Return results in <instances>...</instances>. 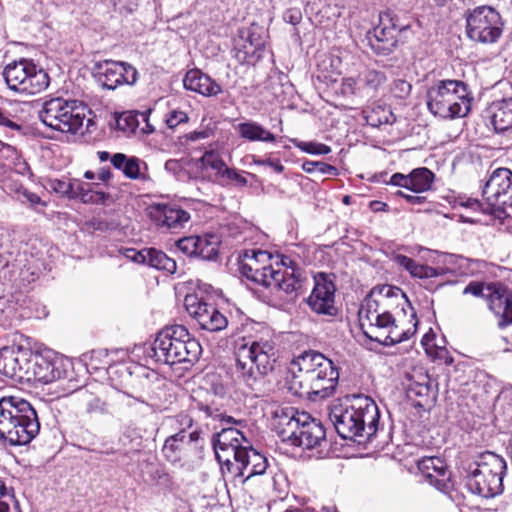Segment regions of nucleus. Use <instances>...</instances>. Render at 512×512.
<instances>
[{"instance_id":"1","label":"nucleus","mask_w":512,"mask_h":512,"mask_svg":"<svg viewBox=\"0 0 512 512\" xmlns=\"http://www.w3.org/2000/svg\"><path fill=\"white\" fill-rule=\"evenodd\" d=\"M338 381L334 362L316 350H308L291 361L286 386L293 395L316 401L330 397Z\"/></svg>"},{"instance_id":"2","label":"nucleus","mask_w":512,"mask_h":512,"mask_svg":"<svg viewBox=\"0 0 512 512\" xmlns=\"http://www.w3.org/2000/svg\"><path fill=\"white\" fill-rule=\"evenodd\" d=\"M328 417L343 439H370L377 431L380 411L376 402L364 394H352L332 401Z\"/></svg>"},{"instance_id":"3","label":"nucleus","mask_w":512,"mask_h":512,"mask_svg":"<svg viewBox=\"0 0 512 512\" xmlns=\"http://www.w3.org/2000/svg\"><path fill=\"white\" fill-rule=\"evenodd\" d=\"M276 352L275 343L264 339L252 340L236 348L237 378L257 397L265 392V377L274 369Z\"/></svg>"},{"instance_id":"4","label":"nucleus","mask_w":512,"mask_h":512,"mask_svg":"<svg viewBox=\"0 0 512 512\" xmlns=\"http://www.w3.org/2000/svg\"><path fill=\"white\" fill-rule=\"evenodd\" d=\"M140 349L155 363L170 366L178 363L192 364L198 360L202 351L198 340L183 325L165 327L156 334L153 343Z\"/></svg>"},{"instance_id":"5","label":"nucleus","mask_w":512,"mask_h":512,"mask_svg":"<svg viewBox=\"0 0 512 512\" xmlns=\"http://www.w3.org/2000/svg\"><path fill=\"white\" fill-rule=\"evenodd\" d=\"M274 428L282 442L303 449L321 447L326 442V430L322 423L292 407L275 411Z\"/></svg>"},{"instance_id":"6","label":"nucleus","mask_w":512,"mask_h":512,"mask_svg":"<svg viewBox=\"0 0 512 512\" xmlns=\"http://www.w3.org/2000/svg\"><path fill=\"white\" fill-rule=\"evenodd\" d=\"M472 99L468 85L460 80H440L427 91L429 111L445 119L466 116Z\"/></svg>"},{"instance_id":"7","label":"nucleus","mask_w":512,"mask_h":512,"mask_svg":"<svg viewBox=\"0 0 512 512\" xmlns=\"http://www.w3.org/2000/svg\"><path fill=\"white\" fill-rule=\"evenodd\" d=\"M506 469L502 457L490 451L483 452L468 465L466 486L474 494L485 498L495 497L503 492Z\"/></svg>"},{"instance_id":"8","label":"nucleus","mask_w":512,"mask_h":512,"mask_svg":"<svg viewBox=\"0 0 512 512\" xmlns=\"http://www.w3.org/2000/svg\"><path fill=\"white\" fill-rule=\"evenodd\" d=\"M39 119L56 131L76 134L83 125L85 114L76 100L56 97L42 104Z\"/></svg>"},{"instance_id":"9","label":"nucleus","mask_w":512,"mask_h":512,"mask_svg":"<svg viewBox=\"0 0 512 512\" xmlns=\"http://www.w3.org/2000/svg\"><path fill=\"white\" fill-rule=\"evenodd\" d=\"M2 75L9 89L25 95L41 93L50 83L48 73L25 58L8 63Z\"/></svg>"},{"instance_id":"10","label":"nucleus","mask_w":512,"mask_h":512,"mask_svg":"<svg viewBox=\"0 0 512 512\" xmlns=\"http://www.w3.org/2000/svg\"><path fill=\"white\" fill-rule=\"evenodd\" d=\"M465 19L467 37L474 42L494 44L503 33L502 17L492 6L482 5L468 10Z\"/></svg>"},{"instance_id":"11","label":"nucleus","mask_w":512,"mask_h":512,"mask_svg":"<svg viewBox=\"0 0 512 512\" xmlns=\"http://www.w3.org/2000/svg\"><path fill=\"white\" fill-rule=\"evenodd\" d=\"M463 294L484 298L488 302L489 309L499 318L500 328L512 324V292L503 284L471 281L464 288Z\"/></svg>"},{"instance_id":"12","label":"nucleus","mask_w":512,"mask_h":512,"mask_svg":"<svg viewBox=\"0 0 512 512\" xmlns=\"http://www.w3.org/2000/svg\"><path fill=\"white\" fill-rule=\"evenodd\" d=\"M239 270L247 279L270 289L273 293L283 292L290 295L296 293L299 287L295 272L287 268L283 271L275 270L272 264L255 268L242 259Z\"/></svg>"},{"instance_id":"13","label":"nucleus","mask_w":512,"mask_h":512,"mask_svg":"<svg viewBox=\"0 0 512 512\" xmlns=\"http://www.w3.org/2000/svg\"><path fill=\"white\" fill-rule=\"evenodd\" d=\"M409 28L399 23L398 16L391 10L379 14V25L367 33L371 49L378 55H389L398 43V33Z\"/></svg>"},{"instance_id":"14","label":"nucleus","mask_w":512,"mask_h":512,"mask_svg":"<svg viewBox=\"0 0 512 512\" xmlns=\"http://www.w3.org/2000/svg\"><path fill=\"white\" fill-rule=\"evenodd\" d=\"M92 71L97 83L107 90H115L123 84L134 85L138 79L136 68L122 61H99L94 64Z\"/></svg>"},{"instance_id":"15","label":"nucleus","mask_w":512,"mask_h":512,"mask_svg":"<svg viewBox=\"0 0 512 512\" xmlns=\"http://www.w3.org/2000/svg\"><path fill=\"white\" fill-rule=\"evenodd\" d=\"M234 457L235 462H229L221 470L223 475L229 473L245 482L254 476L263 475L267 470L268 459L250 441Z\"/></svg>"},{"instance_id":"16","label":"nucleus","mask_w":512,"mask_h":512,"mask_svg":"<svg viewBox=\"0 0 512 512\" xmlns=\"http://www.w3.org/2000/svg\"><path fill=\"white\" fill-rule=\"evenodd\" d=\"M72 367V362L66 357L33 354L29 372L34 380L48 384L68 378L73 373Z\"/></svg>"},{"instance_id":"17","label":"nucleus","mask_w":512,"mask_h":512,"mask_svg":"<svg viewBox=\"0 0 512 512\" xmlns=\"http://www.w3.org/2000/svg\"><path fill=\"white\" fill-rule=\"evenodd\" d=\"M482 195L490 209H504L512 206V171L496 169L486 181Z\"/></svg>"},{"instance_id":"18","label":"nucleus","mask_w":512,"mask_h":512,"mask_svg":"<svg viewBox=\"0 0 512 512\" xmlns=\"http://www.w3.org/2000/svg\"><path fill=\"white\" fill-rule=\"evenodd\" d=\"M184 305L189 315L197 321L203 330L218 332L228 325L227 317L214 304L205 302L197 295H187Z\"/></svg>"},{"instance_id":"19","label":"nucleus","mask_w":512,"mask_h":512,"mask_svg":"<svg viewBox=\"0 0 512 512\" xmlns=\"http://www.w3.org/2000/svg\"><path fill=\"white\" fill-rule=\"evenodd\" d=\"M265 51V41L257 28L250 27L239 30L234 40L233 57L239 64L255 65Z\"/></svg>"},{"instance_id":"20","label":"nucleus","mask_w":512,"mask_h":512,"mask_svg":"<svg viewBox=\"0 0 512 512\" xmlns=\"http://www.w3.org/2000/svg\"><path fill=\"white\" fill-rule=\"evenodd\" d=\"M33 352L23 347H4L0 350V373L15 380L31 379L30 364Z\"/></svg>"},{"instance_id":"21","label":"nucleus","mask_w":512,"mask_h":512,"mask_svg":"<svg viewBox=\"0 0 512 512\" xmlns=\"http://www.w3.org/2000/svg\"><path fill=\"white\" fill-rule=\"evenodd\" d=\"M392 298L407 299L402 290L398 287L383 285L375 287L364 299L359 309L360 324L368 320H376L380 317L381 311H387Z\"/></svg>"},{"instance_id":"22","label":"nucleus","mask_w":512,"mask_h":512,"mask_svg":"<svg viewBox=\"0 0 512 512\" xmlns=\"http://www.w3.org/2000/svg\"><path fill=\"white\" fill-rule=\"evenodd\" d=\"M249 441L241 430L232 426L223 427L213 435V449L221 470L230 462V457L235 456Z\"/></svg>"},{"instance_id":"23","label":"nucleus","mask_w":512,"mask_h":512,"mask_svg":"<svg viewBox=\"0 0 512 512\" xmlns=\"http://www.w3.org/2000/svg\"><path fill=\"white\" fill-rule=\"evenodd\" d=\"M314 282L313 291L307 300L309 307L317 314L336 315L337 308L334 304L336 288L331 275L320 272L314 276Z\"/></svg>"},{"instance_id":"24","label":"nucleus","mask_w":512,"mask_h":512,"mask_svg":"<svg viewBox=\"0 0 512 512\" xmlns=\"http://www.w3.org/2000/svg\"><path fill=\"white\" fill-rule=\"evenodd\" d=\"M148 213L157 227L170 232L181 230L190 220L189 212L176 204H154L148 208Z\"/></svg>"},{"instance_id":"25","label":"nucleus","mask_w":512,"mask_h":512,"mask_svg":"<svg viewBox=\"0 0 512 512\" xmlns=\"http://www.w3.org/2000/svg\"><path fill=\"white\" fill-rule=\"evenodd\" d=\"M6 422H29L38 419L36 409L26 399L20 396H4L0 399V423Z\"/></svg>"},{"instance_id":"26","label":"nucleus","mask_w":512,"mask_h":512,"mask_svg":"<svg viewBox=\"0 0 512 512\" xmlns=\"http://www.w3.org/2000/svg\"><path fill=\"white\" fill-rule=\"evenodd\" d=\"M39 419L33 420V423L25 422H6L0 423V438L7 441L11 446H22L29 444L39 433Z\"/></svg>"},{"instance_id":"27","label":"nucleus","mask_w":512,"mask_h":512,"mask_svg":"<svg viewBox=\"0 0 512 512\" xmlns=\"http://www.w3.org/2000/svg\"><path fill=\"white\" fill-rule=\"evenodd\" d=\"M418 468L429 483L438 490L448 488L450 473L443 460L438 457L423 458L418 462Z\"/></svg>"},{"instance_id":"28","label":"nucleus","mask_w":512,"mask_h":512,"mask_svg":"<svg viewBox=\"0 0 512 512\" xmlns=\"http://www.w3.org/2000/svg\"><path fill=\"white\" fill-rule=\"evenodd\" d=\"M183 85L185 89L207 97L217 96L222 93L220 84L199 69L189 70L183 79Z\"/></svg>"},{"instance_id":"29","label":"nucleus","mask_w":512,"mask_h":512,"mask_svg":"<svg viewBox=\"0 0 512 512\" xmlns=\"http://www.w3.org/2000/svg\"><path fill=\"white\" fill-rule=\"evenodd\" d=\"M404 302L407 309L410 311V322H413L414 329H402L396 324V320L394 319L391 324V327L387 328V330L383 334L375 335V342H378L385 346H391L408 340L415 333L418 323L416 318V312L412 307L411 303L408 301V299H405Z\"/></svg>"},{"instance_id":"30","label":"nucleus","mask_w":512,"mask_h":512,"mask_svg":"<svg viewBox=\"0 0 512 512\" xmlns=\"http://www.w3.org/2000/svg\"><path fill=\"white\" fill-rule=\"evenodd\" d=\"M491 123L497 133L512 130V98L494 101L490 107Z\"/></svg>"},{"instance_id":"31","label":"nucleus","mask_w":512,"mask_h":512,"mask_svg":"<svg viewBox=\"0 0 512 512\" xmlns=\"http://www.w3.org/2000/svg\"><path fill=\"white\" fill-rule=\"evenodd\" d=\"M75 399L86 415H104L108 413L107 402L87 388L77 390Z\"/></svg>"},{"instance_id":"32","label":"nucleus","mask_w":512,"mask_h":512,"mask_svg":"<svg viewBox=\"0 0 512 512\" xmlns=\"http://www.w3.org/2000/svg\"><path fill=\"white\" fill-rule=\"evenodd\" d=\"M206 181L220 185V182L228 168L221 155L214 151H206L202 156Z\"/></svg>"},{"instance_id":"33","label":"nucleus","mask_w":512,"mask_h":512,"mask_svg":"<svg viewBox=\"0 0 512 512\" xmlns=\"http://www.w3.org/2000/svg\"><path fill=\"white\" fill-rule=\"evenodd\" d=\"M405 387L409 397L427 396L430 391L429 375L422 369H413L405 374Z\"/></svg>"},{"instance_id":"34","label":"nucleus","mask_w":512,"mask_h":512,"mask_svg":"<svg viewBox=\"0 0 512 512\" xmlns=\"http://www.w3.org/2000/svg\"><path fill=\"white\" fill-rule=\"evenodd\" d=\"M187 445V434L185 430L169 436L163 445L162 453L170 463H178L183 458V452Z\"/></svg>"},{"instance_id":"35","label":"nucleus","mask_w":512,"mask_h":512,"mask_svg":"<svg viewBox=\"0 0 512 512\" xmlns=\"http://www.w3.org/2000/svg\"><path fill=\"white\" fill-rule=\"evenodd\" d=\"M108 197L105 192L93 190L88 183L72 180L71 198H80L83 203L103 204Z\"/></svg>"},{"instance_id":"36","label":"nucleus","mask_w":512,"mask_h":512,"mask_svg":"<svg viewBox=\"0 0 512 512\" xmlns=\"http://www.w3.org/2000/svg\"><path fill=\"white\" fill-rule=\"evenodd\" d=\"M143 265L163 270L167 273L174 274L176 272V261L168 257L163 251L155 248H146L145 262Z\"/></svg>"},{"instance_id":"37","label":"nucleus","mask_w":512,"mask_h":512,"mask_svg":"<svg viewBox=\"0 0 512 512\" xmlns=\"http://www.w3.org/2000/svg\"><path fill=\"white\" fill-rule=\"evenodd\" d=\"M240 137L249 141H262L272 143L276 140L274 134L256 122L239 123L237 127Z\"/></svg>"},{"instance_id":"38","label":"nucleus","mask_w":512,"mask_h":512,"mask_svg":"<svg viewBox=\"0 0 512 512\" xmlns=\"http://www.w3.org/2000/svg\"><path fill=\"white\" fill-rule=\"evenodd\" d=\"M111 164L115 169L121 170L127 178L139 179L141 176L140 160L137 157L115 153L111 157Z\"/></svg>"},{"instance_id":"39","label":"nucleus","mask_w":512,"mask_h":512,"mask_svg":"<svg viewBox=\"0 0 512 512\" xmlns=\"http://www.w3.org/2000/svg\"><path fill=\"white\" fill-rule=\"evenodd\" d=\"M220 237L214 233L198 235L197 257L203 260H215L218 257Z\"/></svg>"},{"instance_id":"40","label":"nucleus","mask_w":512,"mask_h":512,"mask_svg":"<svg viewBox=\"0 0 512 512\" xmlns=\"http://www.w3.org/2000/svg\"><path fill=\"white\" fill-rule=\"evenodd\" d=\"M379 315L380 317L376 320H368L366 323L360 324L364 335L372 341H375V335L383 334L387 328L391 327L395 319L388 310L381 311Z\"/></svg>"},{"instance_id":"41","label":"nucleus","mask_w":512,"mask_h":512,"mask_svg":"<svg viewBox=\"0 0 512 512\" xmlns=\"http://www.w3.org/2000/svg\"><path fill=\"white\" fill-rule=\"evenodd\" d=\"M146 112L125 111L116 116V128L128 134L137 133L140 121H145Z\"/></svg>"},{"instance_id":"42","label":"nucleus","mask_w":512,"mask_h":512,"mask_svg":"<svg viewBox=\"0 0 512 512\" xmlns=\"http://www.w3.org/2000/svg\"><path fill=\"white\" fill-rule=\"evenodd\" d=\"M410 180L409 190L415 193L426 192L433 184L434 173L426 167L416 168L410 172Z\"/></svg>"},{"instance_id":"43","label":"nucleus","mask_w":512,"mask_h":512,"mask_svg":"<svg viewBox=\"0 0 512 512\" xmlns=\"http://www.w3.org/2000/svg\"><path fill=\"white\" fill-rule=\"evenodd\" d=\"M366 122L372 127H379L383 124H391L395 117L390 107L386 105H376L367 111Z\"/></svg>"},{"instance_id":"44","label":"nucleus","mask_w":512,"mask_h":512,"mask_svg":"<svg viewBox=\"0 0 512 512\" xmlns=\"http://www.w3.org/2000/svg\"><path fill=\"white\" fill-rule=\"evenodd\" d=\"M385 81V74L374 69L367 70L359 77V83L361 84L362 91H365L366 95H369L371 92H376L378 88L385 83Z\"/></svg>"},{"instance_id":"45","label":"nucleus","mask_w":512,"mask_h":512,"mask_svg":"<svg viewBox=\"0 0 512 512\" xmlns=\"http://www.w3.org/2000/svg\"><path fill=\"white\" fill-rule=\"evenodd\" d=\"M185 181H206L203 163L200 158H186V164L184 166Z\"/></svg>"},{"instance_id":"46","label":"nucleus","mask_w":512,"mask_h":512,"mask_svg":"<svg viewBox=\"0 0 512 512\" xmlns=\"http://www.w3.org/2000/svg\"><path fill=\"white\" fill-rule=\"evenodd\" d=\"M0 512H21L19 502L0 480Z\"/></svg>"},{"instance_id":"47","label":"nucleus","mask_w":512,"mask_h":512,"mask_svg":"<svg viewBox=\"0 0 512 512\" xmlns=\"http://www.w3.org/2000/svg\"><path fill=\"white\" fill-rule=\"evenodd\" d=\"M302 170L309 174L315 172H319L322 175L333 176H337L339 174L338 169L335 166L321 161L306 160L302 163Z\"/></svg>"},{"instance_id":"48","label":"nucleus","mask_w":512,"mask_h":512,"mask_svg":"<svg viewBox=\"0 0 512 512\" xmlns=\"http://www.w3.org/2000/svg\"><path fill=\"white\" fill-rule=\"evenodd\" d=\"M247 264H251L255 268L266 266L265 263L270 260L271 255L267 251L262 250H246L242 256Z\"/></svg>"},{"instance_id":"49","label":"nucleus","mask_w":512,"mask_h":512,"mask_svg":"<svg viewBox=\"0 0 512 512\" xmlns=\"http://www.w3.org/2000/svg\"><path fill=\"white\" fill-rule=\"evenodd\" d=\"M341 95L344 97L362 96L363 91L359 79L356 80L352 77L343 78L339 87Z\"/></svg>"},{"instance_id":"50","label":"nucleus","mask_w":512,"mask_h":512,"mask_svg":"<svg viewBox=\"0 0 512 512\" xmlns=\"http://www.w3.org/2000/svg\"><path fill=\"white\" fill-rule=\"evenodd\" d=\"M295 146L301 151L312 155H325L331 152V148L328 145L317 143V142H295Z\"/></svg>"},{"instance_id":"51","label":"nucleus","mask_w":512,"mask_h":512,"mask_svg":"<svg viewBox=\"0 0 512 512\" xmlns=\"http://www.w3.org/2000/svg\"><path fill=\"white\" fill-rule=\"evenodd\" d=\"M176 246L183 254L197 257L198 235L183 237L176 242Z\"/></svg>"},{"instance_id":"52","label":"nucleus","mask_w":512,"mask_h":512,"mask_svg":"<svg viewBox=\"0 0 512 512\" xmlns=\"http://www.w3.org/2000/svg\"><path fill=\"white\" fill-rule=\"evenodd\" d=\"M186 158L182 159H169L165 162V170L173 174L178 180L185 181L184 166Z\"/></svg>"},{"instance_id":"53","label":"nucleus","mask_w":512,"mask_h":512,"mask_svg":"<svg viewBox=\"0 0 512 512\" xmlns=\"http://www.w3.org/2000/svg\"><path fill=\"white\" fill-rule=\"evenodd\" d=\"M230 184H235L239 187H244L247 185V179L239 172H237L235 169L227 168L220 185L221 186H228Z\"/></svg>"},{"instance_id":"54","label":"nucleus","mask_w":512,"mask_h":512,"mask_svg":"<svg viewBox=\"0 0 512 512\" xmlns=\"http://www.w3.org/2000/svg\"><path fill=\"white\" fill-rule=\"evenodd\" d=\"M151 480L155 485L163 488H171L173 485L172 477L164 468H156L151 473Z\"/></svg>"},{"instance_id":"55","label":"nucleus","mask_w":512,"mask_h":512,"mask_svg":"<svg viewBox=\"0 0 512 512\" xmlns=\"http://www.w3.org/2000/svg\"><path fill=\"white\" fill-rule=\"evenodd\" d=\"M442 273L437 269L428 265L419 264L416 262L411 273L412 277L416 278H433L441 275Z\"/></svg>"},{"instance_id":"56","label":"nucleus","mask_w":512,"mask_h":512,"mask_svg":"<svg viewBox=\"0 0 512 512\" xmlns=\"http://www.w3.org/2000/svg\"><path fill=\"white\" fill-rule=\"evenodd\" d=\"M411 90L412 85L404 79H397L393 82L392 93L399 99H406L410 95Z\"/></svg>"},{"instance_id":"57","label":"nucleus","mask_w":512,"mask_h":512,"mask_svg":"<svg viewBox=\"0 0 512 512\" xmlns=\"http://www.w3.org/2000/svg\"><path fill=\"white\" fill-rule=\"evenodd\" d=\"M275 270H284L285 268L289 270H293L295 272V276L299 282V287L297 291L302 287L301 273L300 269L296 266V264L289 257H282L280 263L276 262L274 266Z\"/></svg>"},{"instance_id":"58","label":"nucleus","mask_w":512,"mask_h":512,"mask_svg":"<svg viewBox=\"0 0 512 512\" xmlns=\"http://www.w3.org/2000/svg\"><path fill=\"white\" fill-rule=\"evenodd\" d=\"M188 119L189 118L185 112L180 110H173L168 113L165 121L170 129H174L179 124L187 122Z\"/></svg>"},{"instance_id":"59","label":"nucleus","mask_w":512,"mask_h":512,"mask_svg":"<svg viewBox=\"0 0 512 512\" xmlns=\"http://www.w3.org/2000/svg\"><path fill=\"white\" fill-rule=\"evenodd\" d=\"M119 252L127 259L137 264H143L145 262L146 248L136 250L134 248H121Z\"/></svg>"},{"instance_id":"60","label":"nucleus","mask_w":512,"mask_h":512,"mask_svg":"<svg viewBox=\"0 0 512 512\" xmlns=\"http://www.w3.org/2000/svg\"><path fill=\"white\" fill-rule=\"evenodd\" d=\"M17 200L21 203H29L32 207L40 204L45 205V203L42 202L41 198L37 194L29 191L26 188L24 190H18Z\"/></svg>"},{"instance_id":"61","label":"nucleus","mask_w":512,"mask_h":512,"mask_svg":"<svg viewBox=\"0 0 512 512\" xmlns=\"http://www.w3.org/2000/svg\"><path fill=\"white\" fill-rule=\"evenodd\" d=\"M50 187L56 192L61 195L67 196L71 198V188H72V181H64V180H53L50 183Z\"/></svg>"},{"instance_id":"62","label":"nucleus","mask_w":512,"mask_h":512,"mask_svg":"<svg viewBox=\"0 0 512 512\" xmlns=\"http://www.w3.org/2000/svg\"><path fill=\"white\" fill-rule=\"evenodd\" d=\"M137 6L136 0H117L115 2V7L121 14H130L136 10Z\"/></svg>"},{"instance_id":"63","label":"nucleus","mask_w":512,"mask_h":512,"mask_svg":"<svg viewBox=\"0 0 512 512\" xmlns=\"http://www.w3.org/2000/svg\"><path fill=\"white\" fill-rule=\"evenodd\" d=\"M389 183L391 185L398 186V187H403V188H406V189L409 190V186H410V183H411L410 173L407 174V175L402 174V173H394L391 176Z\"/></svg>"},{"instance_id":"64","label":"nucleus","mask_w":512,"mask_h":512,"mask_svg":"<svg viewBox=\"0 0 512 512\" xmlns=\"http://www.w3.org/2000/svg\"><path fill=\"white\" fill-rule=\"evenodd\" d=\"M393 260L397 265H399L400 267H403L410 274L412 273L413 267L416 264V261H414L412 258H409L402 254L395 255Z\"/></svg>"}]
</instances>
